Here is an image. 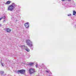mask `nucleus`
I'll use <instances>...</instances> for the list:
<instances>
[{
    "label": "nucleus",
    "mask_w": 76,
    "mask_h": 76,
    "mask_svg": "<svg viewBox=\"0 0 76 76\" xmlns=\"http://www.w3.org/2000/svg\"><path fill=\"white\" fill-rule=\"evenodd\" d=\"M16 6V4L13 5H10L8 7V10L9 11H13L14 9H15V7Z\"/></svg>",
    "instance_id": "1"
},
{
    "label": "nucleus",
    "mask_w": 76,
    "mask_h": 76,
    "mask_svg": "<svg viewBox=\"0 0 76 76\" xmlns=\"http://www.w3.org/2000/svg\"><path fill=\"white\" fill-rule=\"evenodd\" d=\"M26 43L27 44V45H28L30 47H32V42L29 40H26Z\"/></svg>",
    "instance_id": "2"
},
{
    "label": "nucleus",
    "mask_w": 76,
    "mask_h": 76,
    "mask_svg": "<svg viewBox=\"0 0 76 76\" xmlns=\"http://www.w3.org/2000/svg\"><path fill=\"white\" fill-rule=\"evenodd\" d=\"M25 73V70L24 69L18 70L17 72V73H18V74H19V73H21V74H24Z\"/></svg>",
    "instance_id": "3"
},
{
    "label": "nucleus",
    "mask_w": 76,
    "mask_h": 76,
    "mask_svg": "<svg viewBox=\"0 0 76 76\" xmlns=\"http://www.w3.org/2000/svg\"><path fill=\"white\" fill-rule=\"evenodd\" d=\"M29 72L30 75H32L35 72V70L33 69H31L29 70Z\"/></svg>",
    "instance_id": "4"
},
{
    "label": "nucleus",
    "mask_w": 76,
    "mask_h": 76,
    "mask_svg": "<svg viewBox=\"0 0 76 76\" xmlns=\"http://www.w3.org/2000/svg\"><path fill=\"white\" fill-rule=\"evenodd\" d=\"M29 23L27 22L25 24V26L26 28H28L29 26Z\"/></svg>",
    "instance_id": "5"
},
{
    "label": "nucleus",
    "mask_w": 76,
    "mask_h": 76,
    "mask_svg": "<svg viewBox=\"0 0 76 76\" xmlns=\"http://www.w3.org/2000/svg\"><path fill=\"white\" fill-rule=\"evenodd\" d=\"M5 31H7V32H10V31H11V29L9 28H6Z\"/></svg>",
    "instance_id": "6"
},
{
    "label": "nucleus",
    "mask_w": 76,
    "mask_h": 76,
    "mask_svg": "<svg viewBox=\"0 0 76 76\" xmlns=\"http://www.w3.org/2000/svg\"><path fill=\"white\" fill-rule=\"evenodd\" d=\"M20 48H26V49H28V47L26 46H25V45H23L21 46H20Z\"/></svg>",
    "instance_id": "7"
},
{
    "label": "nucleus",
    "mask_w": 76,
    "mask_h": 76,
    "mask_svg": "<svg viewBox=\"0 0 76 76\" xmlns=\"http://www.w3.org/2000/svg\"><path fill=\"white\" fill-rule=\"evenodd\" d=\"M11 3V1H8L5 3V4H10Z\"/></svg>",
    "instance_id": "8"
},
{
    "label": "nucleus",
    "mask_w": 76,
    "mask_h": 76,
    "mask_svg": "<svg viewBox=\"0 0 76 76\" xmlns=\"http://www.w3.org/2000/svg\"><path fill=\"white\" fill-rule=\"evenodd\" d=\"M34 64V63H29L28 64V66H31L33 65Z\"/></svg>",
    "instance_id": "9"
},
{
    "label": "nucleus",
    "mask_w": 76,
    "mask_h": 76,
    "mask_svg": "<svg viewBox=\"0 0 76 76\" xmlns=\"http://www.w3.org/2000/svg\"><path fill=\"white\" fill-rule=\"evenodd\" d=\"M73 15L74 16H76V12L75 11H73Z\"/></svg>",
    "instance_id": "10"
},
{
    "label": "nucleus",
    "mask_w": 76,
    "mask_h": 76,
    "mask_svg": "<svg viewBox=\"0 0 76 76\" xmlns=\"http://www.w3.org/2000/svg\"><path fill=\"white\" fill-rule=\"evenodd\" d=\"M25 50L27 52H29V51H30V50L29 49H25Z\"/></svg>",
    "instance_id": "11"
},
{
    "label": "nucleus",
    "mask_w": 76,
    "mask_h": 76,
    "mask_svg": "<svg viewBox=\"0 0 76 76\" xmlns=\"http://www.w3.org/2000/svg\"><path fill=\"white\" fill-rule=\"evenodd\" d=\"M1 19H6V16H4L3 17H2Z\"/></svg>",
    "instance_id": "12"
},
{
    "label": "nucleus",
    "mask_w": 76,
    "mask_h": 76,
    "mask_svg": "<svg viewBox=\"0 0 76 76\" xmlns=\"http://www.w3.org/2000/svg\"><path fill=\"white\" fill-rule=\"evenodd\" d=\"M0 73L1 75H3V74H4V72H3L2 71H1L0 72Z\"/></svg>",
    "instance_id": "13"
},
{
    "label": "nucleus",
    "mask_w": 76,
    "mask_h": 76,
    "mask_svg": "<svg viewBox=\"0 0 76 76\" xmlns=\"http://www.w3.org/2000/svg\"><path fill=\"white\" fill-rule=\"evenodd\" d=\"M67 15L68 16H72L71 14H68Z\"/></svg>",
    "instance_id": "14"
},
{
    "label": "nucleus",
    "mask_w": 76,
    "mask_h": 76,
    "mask_svg": "<svg viewBox=\"0 0 76 76\" xmlns=\"http://www.w3.org/2000/svg\"><path fill=\"white\" fill-rule=\"evenodd\" d=\"M6 22V20H5L3 21V23H5Z\"/></svg>",
    "instance_id": "15"
},
{
    "label": "nucleus",
    "mask_w": 76,
    "mask_h": 76,
    "mask_svg": "<svg viewBox=\"0 0 76 76\" xmlns=\"http://www.w3.org/2000/svg\"><path fill=\"white\" fill-rule=\"evenodd\" d=\"M38 64L36 65L35 66H36V67H38Z\"/></svg>",
    "instance_id": "16"
},
{
    "label": "nucleus",
    "mask_w": 76,
    "mask_h": 76,
    "mask_svg": "<svg viewBox=\"0 0 76 76\" xmlns=\"http://www.w3.org/2000/svg\"><path fill=\"white\" fill-rule=\"evenodd\" d=\"M1 65L2 66H4V65L3 64V63H1Z\"/></svg>",
    "instance_id": "17"
},
{
    "label": "nucleus",
    "mask_w": 76,
    "mask_h": 76,
    "mask_svg": "<svg viewBox=\"0 0 76 76\" xmlns=\"http://www.w3.org/2000/svg\"><path fill=\"white\" fill-rule=\"evenodd\" d=\"M15 3H12V4L11 5H12L13 6H14V5H15Z\"/></svg>",
    "instance_id": "18"
},
{
    "label": "nucleus",
    "mask_w": 76,
    "mask_h": 76,
    "mask_svg": "<svg viewBox=\"0 0 76 76\" xmlns=\"http://www.w3.org/2000/svg\"><path fill=\"white\" fill-rule=\"evenodd\" d=\"M44 64H42V67H44Z\"/></svg>",
    "instance_id": "19"
},
{
    "label": "nucleus",
    "mask_w": 76,
    "mask_h": 76,
    "mask_svg": "<svg viewBox=\"0 0 76 76\" xmlns=\"http://www.w3.org/2000/svg\"><path fill=\"white\" fill-rule=\"evenodd\" d=\"M46 72H47V73H49V71L47 70L46 71Z\"/></svg>",
    "instance_id": "20"
},
{
    "label": "nucleus",
    "mask_w": 76,
    "mask_h": 76,
    "mask_svg": "<svg viewBox=\"0 0 76 76\" xmlns=\"http://www.w3.org/2000/svg\"><path fill=\"white\" fill-rule=\"evenodd\" d=\"M72 0H68V1H71Z\"/></svg>",
    "instance_id": "21"
},
{
    "label": "nucleus",
    "mask_w": 76,
    "mask_h": 76,
    "mask_svg": "<svg viewBox=\"0 0 76 76\" xmlns=\"http://www.w3.org/2000/svg\"><path fill=\"white\" fill-rule=\"evenodd\" d=\"M1 24H0V27H1Z\"/></svg>",
    "instance_id": "22"
},
{
    "label": "nucleus",
    "mask_w": 76,
    "mask_h": 76,
    "mask_svg": "<svg viewBox=\"0 0 76 76\" xmlns=\"http://www.w3.org/2000/svg\"><path fill=\"white\" fill-rule=\"evenodd\" d=\"M1 19H2V18H0V20H1Z\"/></svg>",
    "instance_id": "23"
}]
</instances>
